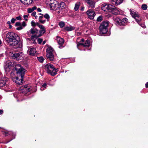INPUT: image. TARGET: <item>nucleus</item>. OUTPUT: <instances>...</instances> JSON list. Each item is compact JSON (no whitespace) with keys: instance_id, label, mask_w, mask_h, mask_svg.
<instances>
[{"instance_id":"f257e3e1","label":"nucleus","mask_w":148,"mask_h":148,"mask_svg":"<svg viewBox=\"0 0 148 148\" xmlns=\"http://www.w3.org/2000/svg\"><path fill=\"white\" fill-rule=\"evenodd\" d=\"M6 40L9 44L15 48H21L22 44L19 41V37L12 32H9L6 35Z\"/></svg>"},{"instance_id":"f03ea898","label":"nucleus","mask_w":148,"mask_h":148,"mask_svg":"<svg viewBox=\"0 0 148 148\" xmlns=\"http://www.w3.org/2000/svg\"><path fill=\"white\" fill-rule=\"evenodd\" d=\"M16 73L20 78L14 76V74L11 72V78L12 80L19 85L22 84L23 83V77L25 75V70L19 64H16L15 67Z\"/></svg>"},{"instance_id":"7ed1b4c3","label":"nucleus","mask_w":148,"mask_h":148,"mask_svg":"<svg viewBox=\"0 0 148 148\" xmlns=\"http://www.w3.org/2000/svg\"><path fill=\"white\" fill-rule=\"evenodd\" d=\"M45 69L47 73L51 75L54 76L57 74L58 70V69H56L52 64L49 63L45 66Z\"/></svg>"},{"instance_id":"20e7f679","label":"nucleus","mask_w":148,"mask_h":148,"mask_svg":"<svg viewBox=\"0 0 148 148\" xmlns=\"http://www.w3.org/2000/svg\"><path fill=\"white\" fill-rule=\"evenodd\" d=\"M27 34L31 38H36L40 36L38 30L35 27L31 28L27 32Z\"/></svg>"},{"instance_id":"39448f33","label":"nucleus","mask_w":148,"mask_h":148,"mask_svg":"<svg viewBox=\"0 0 148 148\" xmlns=\"http://www.w3.org/2000/svg\"><path fill=\"white\" fill-rule=\"evenodd\" d=\"M46 52L47 59L51 61L53 60L54 58V54L55 52L53 48L51 47H49L47 49Z\"/></svg>"},{"instance_id":"423d86ee","label":"nucleus","mask_w":148,"mask_h":148,"mask_svg":"<svg viewBox=\"0 0 148 148\" xmlns=\"http://www.w3.org/2000/svg\"><path fill=\"white\" fill-rule=\"evenodd\" d=\"M32 88L31 86L29 84L22 86L19 89V92L22 93L23 95H25L32 90Z\"/></svg>"},{"instance_id":"0eeeda50","label":"nucleus","mask_w":148,"mask_h":148,"mask_svg":"<svg viewBox=\"0 0 148 148\" xmlns=\"http://www.w3.org/2000/svg\"><path fill=\"white\" fill-rule=\"evenodd\" d=\"M108 23V22H103L101 24L100 27V32L102 34H105L108 31L107 27Z\"/></svg>"},{"instance_id":"6e6552de","label":"nucleus","mask_w":148,"mask_h":148,"mask_svg":"<svg viewBox=\"0 0 148 148\" xmlns=\"http://www.w3.org/2000/svg\"><path fill=\"white\" fill-rule=\"evenodd\" d=\"M58 2L55 0H51L47 4V6L51 10H54L58 7Z\"/></svg>"},{"instance_id":"1a4fd4ad","label":"nucleus","mask_w":148,"mask_h":148,"mask_svg":"<svg viewBox=\"0 0 148 148\" xmlns=\"http://www.w3.org/2000/svg\"><path fill=\"white\" fill-rule=\"evenodd\" d=\"M130 14L132 17L135 19L137 22L139 24V22L141 20V19L138 13L131 10H130Z\"/></svg>"},{"instance_id":"9d476101","label":"nucleus","mask_w":148,"mask_h":148,"mask_svg":"<svg viewBox=\"0 0 148 148\" xmlns=\"http://www.w3.org/2000/svg\"><path fill=\"white\" fill-rule=\"evenodd\" d=\"M114 7V6L111 5L104 3L102 4L101 7V9L105 12H110L112 10L111 9Z\"/></svg>"},{"instance_id":"9b49d317","label":"nucleus","mask_w":148,"mask_h":148,"mask_svg":"<svg viewBox=\"0 0 148 148\" xmlns=\"http://www.w3.org/2000/svg\"><path fill=\"white\" fill-rule=\"evenodd\" d=\"M8 80V78L5 77H2L0 80V88L6 86V83Z\"/></svg>"},{"instance_id":"f8f14e48","label":"nucleus","mask_w":148,"mask_h":148,"mask_svg":"<svg viewBox=\"0 0 148 148\" xmlns=\"http://www.w3.org/2000/svg\"><path fill=\"white\" fill-rule=\"evenodd\" d=\"M86 14L88 15V18L91 19H93L96 15L95 12L93 10L90 9L86 12Z\"/></svg>"},{"instance_id":"ddd939ff","label":"nucleus","mask_w":148,"mask_h":148,"mask_svg":"<svg viewBox=\"0 0 148 148\" xmlns=\"http://www.w3.org/2000/svg\"><path fill=\"white\" fill-rule=\"evenodd\" d=\"M114 8L112 7V8L111 9L112 10L110 12H111L112 14L115 15L122 14V11L118 10L114 6Z\"/></svg>"},{"instance_id":"4468645a","label":"nucleus","mask_w":148,"mask_h":148,"mask_svg":"<svg viewBox=\"0 0 148 148\" xmlns=\"http://www.w3.org/2000/svg\"><path fill=\"white\" fill-rule=\"evenodd\" d=\"M13 55L14 58L17 60L22 59L23 58V53L22 52L13 54Z\"/></svg>"},{"instance_id":"2eb2a0df","label":"nucleus","mask_w":148,"mask_h":148,"mask_svg":"<svg viewBox=\"0 0 148 148\" xmlns=\"http://www.w3.org/2000/svg\"><path fill=\"white\" fill-rule=\"evenodd\" d=\"M37 24V26L41 29V30L40 31H38L39 34H40V36H41L44 34L46 30L45 29V27L44 26L40 25L39 23Z\"/></svg>"},{"instance_id":"dca6fc26","label":"nucleus","mask_w":148,"mask_h":148,"mask_svg":"<svg viewBox=\"0 0 148 148\" xmlns=\"http://www.w3.org/2000/svg\"><path fill=\"white\" fill-rule=\"evenodd\" d=\"M37 24V26L41 29V30L40 31H38L39 34H40V36H41L44 34L46 30L45 29V27L44 26L40 25L39 23Z\"/></svg>"},{"instance_id":"f3484780","label":"nucleus","mask_w":148,"mask_h":148,"mask_svg":"<svg viewBox=\"0 0 148 148\" xmlns=\"http://www.w3.org/2000/svg\"><path fill=\"white\" fill-rule=\"evenodd\" d=\"M86 2L88 5V6L91 8L95 7V1L92 0H85Z\"/></svg>"},{"instance_id":"a211bd4d","label":"nucleus","mask_w":148,"mask_h":148,"mask_svg":"<svg viewBox=\"0 0 148 148\" xmlns=\"http://www.w3.org/2000/svg\"><path fill=\"white\" fill-rule=\"evenodd\" d=\"M90 45V42L89 40H86L84 43L78 42L77 45V48L79 49V47L80 46H82L84 47H88Z\"/></svg>"},{"instance_id":"6ab92c4d","label":"nucleus","mask_w":148,"mask_h":148,"mask_svg":"<svg viewBox=\"0 0 148 148\" xmlns=\"http://www.w3.org/2000/svg\"><path fill=\"white\" fill-rule=\"evenodd\" d=\"M56 40L58 44L60 45V46H59V47L60 48L63 44L64 42V40L63 38L57 36L56 37Z\"/></svg>"},{"instance_id":"aec40b11","label":"nucleus","mask_w":148,"mask_h":148,"mask_svg":"<svg viewBox=\"0 0 148 148\" xmlns=\"http://www.w3.org/2000/svg\"><path fill=\"white\" fill-rule=\"evenodd\" d=\"M113 5H117L121 3L123 0H109Z\"/></svg>"},{"instance_id":"412c9836","label":"nucleus","mask_w":148,"mask_h":148,"mask_svg":"<svg viewBox=\"0 0 148 148\" xmlns=\"http://www.w3.org/2000/svg\"><path fill=\"white\" fill-rule=\"evenodd\" d=\"M36 50L35 48L34 47H30L27 51L28 53L31 56H34L36 52Z\"/></svg>"},{"instance_id":"4be33fe9","label":"nucleus","mask_w":148,"mask_h":148,"mask_svg":"<svg viewBox=\"0 0 148 148\" xmlns=\"http://www.w3.org/2000/svg\"><path fill=\"white\" fill-rule=\"evenodd\" d=\"M21 2L25 5H29L33 2V0H19Z\"/></svg>"},{"instance_id":"5701e85b","label":"nucleus","mask_w":148,"mask_h":148,"mask_svg":"<svg viewBox=\"0 0 148 148\" xmlns=\"http://www.w3.org/2000/svg\"><path fill=\"white\" fill-rule=\"evenodd\" d=\"M113 19L114 21L115 24L116 25H120L121 23V19L118 17H114Z\"/></svg>"},{"instance_id":"b1692460","label":"nucleus","mask_w":148,"mask_h":148,"mask_svg":"<svg viewBox=\"0 0 148 148\" xmlns=\"http://www.w3.org/2000/svg\"><path fill=\"white\" fill-rule=\"evenodd\" d=\"M75 29V27L71 25L66 27L64 28V29L68 31H71L74 30Z\"/></svg>"},{"instance_id":"393cba45","label":"nucleus","mask_w":148,"mask_h":148,"mask_svg":"<svg viewBox=\"0 0 148 148\" xmlns=\"http://www.w3.org/2000/svg\"><path fill=\"white\" fill-rule=\"evenodd\" d=\"M13 67L10 66L6 64L4 67L5 71L7 72H10L12 69Z\"/></svg>"},{"instance_id":"a878e982","label":"nucleus","mask_w":148,"mask_h":148,"mask_svg":"<svg viewBox=\"0 0 148 148\" xmlns=\"http://www.w3.org/2000/svg\"><path fill=\"white\" fill-rule=\"evenodd\" d=\"M58 6L60 10H62L65 8L66 5L64 2H61L58 4Z\"/></svg>"},{"instance_id":"bb28decb","label":"nucleus","mask_w":148,"mask_h":148,"mask_svg":"<svg viewBox=\"0 0 148 148\" xmlns=\"http://www.w3.org/2000/svg\"><path fill=\"white\" fill-rule=\"evenodd\" d=\"M127 19L126 18H124L122 19H121V23L120 24V25H125L126 22L127 21Z\"/></svg>"},{"instance_id":"cd10ccee","label":"nucleus","mask_w":148,"mask_h":148,"mask_svg":"<svg viewBox=\"0 0 148 148\" xmlns=\"http://www.w3.org/2000/svg\"><path fill=\"white\" fill-rule=\"evenodd\" d=\"M80 4L81 3L79 2H78L75 3L74 8L75 11H77L78 10Z\"/></svg>"},{"instance_id":"c85d7f7f","label":"nucleus","mask_w":148,"mask_h":148,"mask_svg":"<svg viewBox=\"0 0 148 148\" xmlns=\"http://www.w3.org/2000/svg\"><path fill=\"white\" fill-rule=\"evenodd\" d=\"M59 25L60 28L64 27L65 25V24L64 22L61 21L59 23Z\"/></svg>"},{"instance_id":"c756f323","label":"nucleus","mask_w":148,"mask_h":148,"mask_svg":"<svg viewBox=\"0 0 148 148\" xmlns=\"http://www.w3.org/2000/svg\"><path fill=\"white\" fill-rule=\"evenodd\" d=\"M37 58L38 61L41 63H42L44 60V59L42 56L38 57Z\"/></svg>"},{"instance_id":"7c9ffc66","label":"nucleus","mask_w":148,"mask_h":148,"mask_svg":"<svg viewBox=\"0 0 148 148\" xmlns=\"http://www.w3.org/2000/svg\"><path fill=\"white\" fill-rule=\"evenodd\" d=\"M147 6L146 4H143L141 6V8L144 10H146L147 9Z\"/></svg>"},{"instance_id":"2f4dec72","label":"nucleus","mask_w":148,"mask_h":148,"mask_svg":"<svg viewBox=\"0 0 148 148\" xmlns=\"http://www.w3.org/2000/svg\"><path fill=\"white\" fill-rule=\"evenodd\" d=\"M37 38H31L32 39L31 40V41L34 44H36V40H37Z\"/></svg>"},{"instance_id":"473e14b6","label":"nucleus","mask_w":148,"mask_h":148,"mask_svg":"<svg viewBox=\"0 0 148 148\" xmlns=\"http://www.w3.org/2000/svg\"><path fill=\"white\" fill-rule=\"evenodd\" d=\"M44 17L46 19H47V21H49V19L50 18L49 16L47 14H46L44 15Z\"/></svg>"},{"instance_id":"72a5a7b5","label":"nucleus","mask_w":148,"mask_h":148,"mask_svg":"<svg viewBox=\"0 0 148 148\" xmlns=\"http://www.w3.org/2000/svg\"><path fill=\"white\" fill-rule=\"evenodd\" d=\"M103 20L102 16H101L98 17L97 18V21L98 22H100Z\"/></svg>"},{"instance_id":"f704fd0d","label":"nucleus","mask_w":148,"mask_h":148,"mask_svg":"<svg viewBox=\"0 0 148 148\" xmlns=\"http://www.w3.org/2000/svg\"><path fill=\"white\" fill-rule=\"evenodd\" d=\"M39 24L38 23H35L34 22L32 21L31 22V24L32 26H37V24Z\"/></svg>"},{"instance_id":"c9c22d12","label":"nucleus","mask_w":148,"mask_h":148,"mask_svg":"<svg viewBox=\"0 0 148 148\" xmlns=\"http://www.w3.org/2000/svg\"><path fill=\"white\" fill-rule=\"evenodd\" d=\"M37 41L39 44H40L42 41V39L40 38H38L37 39Z\"/></svg>"},{"instance_id":"e433bc0d","label":"nucleus","mask_w":148,"mask_h":148,"mask_svg":"<svg viewBox=\"0 0 148 148\" xmlns=\"http://www.w3.org/2000/svg\"><path fill=\"white\" fill-rule=\"evenodd\" d=\"M23 28V27L21 25L20 26H18V27H17L16 28V29L17 30H19L22 29Z\"/></svg>"},{"instance_id":"4c0bfd02","label":"nucleus","mask_w":148,"mask_h":148,"mask_svg":"<svg viewBox=\"0 0 148 148\" xmlns=\"http://www.w3.org/2000/svg\"><path fill=\"white\" fill-rule=\"evenodd\" d=\"M13 95L14 96L15 98H18L19 97V96H20L19 94H18L17 93L13 94Z\"/></svg>"},{"instance_id":"58836bf2","label":"nucleus","mask_w":148,"mask_h":148,"mask_svg":"<svg viewBox=\"0 0 148 148\" xmlns=\"http://www.w3.org/2000/svg\"><path fill=\"white\" fill-rule=\"evenodd\" d=\"M21 23L20 22H17L16 23L15 25L16 26H18L21 25Z\"/></svg>"},{"instance_id":"ea45409f","label":"nucleus","mask_w":148,"mask_h":148,"mask_svg":"<svg viewBox=\"0 0 148 148\" xmlns=\"http://www.w3.org/2000/svg\"><path fill=\"white\" fill-rule=\"evenodd\" d=\"M140 21L139 22V23L138 24H139L142 27H143V28H145V27L144 24L143 23H140Z\"/></svg>"},{"instance_id":"a19ab883","label":"nucleus","mask_w":148,"mask_h":148,"mask_svg":"<svg viewBox=\"0 0 148 148\" xmlns=\"http://www.w3.org/2000/svg\"><path fill=\"white\" fill-rule=\"evenodd\" d=\"M39 21L40 22L42 23H45L46 20L43 19L41 20H40V21Z\"/></svg>"},{"instance_id":"79ce46f5","label":"nucleus","mask_w":148,"mask_h":148,"mask_svg":"<svg viewBox=\"0 0 148 148\" xmlns=\"http://www.w3.org/2000/svg\"><path fill=\"white\" fill-rule=\"evenodd\" d=\"M27 11L29 13H30L32 12L33 11L31 8H29L28 9Z\"/></svg>"},{"instance_id":"37998d69","label":"nucleus","mask_w":148,"mask_h":148,"mask_svg":"<svg viewBox=\"0 0 148 148\" xmlns=\"http://www.w3.org/2000/svg\"><path fill=\"white\" fill-rule=\"evenodd\" d=\"M26 23L23 21L22 22V25L21 26H22V27H25V26H26Z\"/></svg>"},{"instance_id":"c03bdc74","label":"nucleus","mask_w":148,"mask_h":148,"mask_svg":"<svg viewBox=\"0 0 148 148\" xmlns=\"http://www.w3.org/2000/svg\"><path fill=\"white\" fill-rule=\"evenodd\" d=\"M16 21V19L13 18L11 20V22H12V23H14V22Z\"/></svg>"},{"instance_id":"a18cd8bd","label":"nucleus","mask_w":148,"mask_h":148,"mask_svg":"<svg viewBox=\"0 0 148 148\" xmlns=\"http://www.w3.org/2000/svg\"><path fill=\"white\" fill-rule=\"evenodd\" d=\"M16 18L17 20L20 21L21 20V18L20 16L16 17Z\"/></svg>"},{"instance_id":"49530a36","label":"nucleus","mask_w":148,"mask_h":148,"mask_svg":"<svg viewBox=\"0 0 148 148\" xmlns=\"http://www.w3.org/2000/svg\"><path fill=\"white\" fill-rule=\"evenodd\" d=\"M42 86L44 88H46L47 86V84L45 83L43 85H42Z\"/></svg>"},{"instance_id":"de8ad7c7","label":"nucleus","mask_w":148,"mask_h":148,"mask_svg":"<svg viewBox=\"0 0 148 148\" xmlns=\"http://www.w3.org/2000/svg\"><path fill=\"white\" fill-rule=\"evenodd\" d=\"M31 8L32 9V10H33V11L34 10H35L36 9L37 7L36 6H34V7Z\"/></svg>"},{"instance_id":"09e8293b","label":"nucleus","mask_w":148,"mask_h":148,"mask_svg":"<svg viewBox=\"0 0 148 148\" xmlns=\"http://www.w3.org/2000/svg\"><path fill=\"white\" fill-rule=\"evenodd\" d=\"M23 17L25 19V20L26 21L28 20L27 18L26 17V16L25 15H24Z\"/></svg>"},{"instance_id":"8fccbe9b","label":"nucleus","mask_w":148,"mask_h":148,"mask_svg":"<svg viewBox=\"0 0 148 148\" xmlns=\"http://www.w3.org/2000/svg\"><path fill=\"white\" fill-rule=\"evenodd\" d=\"M43 19V17L42 16H40L39 17V21H40V20H41Z\"/></svg>"},{"instance_id":"3c124183","label":"nucleus","mask_w":148,"mask_h":148,"mask_svg":"<svg viewBox=\"0 0 148 148\" xmlns=\"http://www.w3.org/2000/svg\"><path fill=\"white\" fill-rule=\"evenodd\" d=\"M36 12H32V14L34 16H35V15L36 14Z\"/></svg>"},{"instance_id":"603ef678","label":"nucleus","mask_w":148,"mask_h":148,"mask_svg":"<svg viewBox=\"0 0 148 148\" xmlns=\"http://www.w3.org/2000/svg\"><path fill=\"white\" fill-rule=\"evenodd\" d=\"M84 8L83 6H82L81 8V10L82 11H83L84 10Z\"/></svg>"},{"instance_id":"864d4df0","label":"nucleus","mask_w":148,"mask_h":148,"mask_svg":"<svg viewBox=\"0 0 148 148\" xmlns=\"http://www.w3.org/2000/svg\"><path fill=\"white\" fill-rule=\"evenodd\" d=\"M37 11L38 12H41L42 10L40 8H38L37 9Z\"/></svg>"},{"instance_id":"5fc2aeb1","label":"nucleus","mask_w":148,"mask_h":148,"mask_svg":"<svg viewBox=\"0 0 148 148\" xmlns=\"http://www.w3.org/2000/svg\"><path fill=\"white\" fill-rule=\"evenodd\" d=\"M45 89V88H44L42 86H41L40 88V89L41 90H44Z\"/></svg>"},{"instance_id":"6e6d98bb","label":"nucleus","mask_w":148,"mask_h":148,"mask_svg":"<svg viewBox=\"0 0 148 148\" xmlns=\"http://www.w3.org/2000/svg\"><path fill=\"white\" fill-rule=\"evenodd\" d=\"M3 113V111L2 110H0V115H2Z\"/></svg>"},{"instance_id":"4d7b16f0","label":"nucleus","mask_w":148,"mask_h":148,"mask_svg":"<svg viewBox=\"0 0 148 148\" xmlns=\"http://www.w3.org/2000/svg\"><path fill=\"white\" fill-rule=\"evenodd\" d=\"M145 86L146 88L148 87V82H147L145 84Z\"/></svg>"},{"instance_id":"13d9d810","label":"nucleus","mask_w":148,"mask_h":148,"mask_svg":"<svg viewBox=\"0 0 148 148\" xmlns=\"http://www.w3.org/2000/svg\"><path fill=\"white\" fill-rule=\"evenodd\" d=\"M7 23L9 25H10L11 24V22L10 21H8L7 22Z\"/></svg>"},{"instance_id":"bf43d9fd","label":"nucleus","mask_w":148,"mask_h":148,"mask_svg":"<svg viewBox=\"0 0 148 148\" xmlns=\"http://www.w3.org/2000/svg\"><path fill=\"white\" fill-rule=\"evenodd\" d=\"M12 27V26L11 24L9 25V28L10 29H11Z\"/></svg>"},{"instance_id":"052dcab7","label":"nucleus","mask_w":148,"mask_h":148,"mask_svg":"<svg viewBox=\"0 0 148 148\" xmlns=\"http://www.w3.org/2000/svg\"><path fill=\"white\" fill-rule=\"evenodd\" d=\"M84 39H82L80 41V42H84Z\"/></svg>"},{"instance_id":"680f3d73","label":"nucleus","mask_w":148,"mask_h":148,"mask_svg":"<svg viewBox=\"0 0 148 148\" xmlns=\"http://www.w3.org/2000/svg\"><path fill=\"white\" fill-rule=\"evenodd\" d=\"M45 43H46V41H45V40L43 42H42V45H43L45 44Z\"/></svg>"},{"instance_id":"e2e57ef3","label":"nucleus","mask_w":148,"mask_h":148,"mask_svg":"<svg viewBox=\"0 0 148 148\" xmlns=\"http://www.w3.org/2000/svg\"><path fill=\"white\" fill-rule=\"evenodd\" d=\"M25 15L26 16V17L28 18V16L29 15V14H27V15Z\"/></svg>"},{"instance_id":"0e129e2a","label":"nucleus","mask_w":148,"mask_h":148,"mask_svg":"<svg viewBox=\"0 0 148 148\" xmlns=\"http://www.w3.org/2000/svg\"><path fill=\"white\" fill-rule=\"evenodd\" d=\"M34 16L36 18L38 17V16H37L35 15V16Z\"/></svg>"},{"instance_id":"69168bd1","label":"nucleus","mask_w":148,"mask_h":148,"mask_svg":"<svg viewBox=\"0 0 148 148\" xmlns=\"http://www.w3.org/2000/svg\"><path fill=\"white\" fill-rule=\"evenodd\" d=\"M1 40H0V45L1 44Z\"/></svg>"},{"instance_id":"338daca9","label":"nucleus","mask_w":148,"mask_h":148,"mask_svg":"<svg viewBox=\"0 0 148 148\" xmlns=\"http://www.w3.org/2000/svg\"><path fill=\"white\" fill-rule=\"evenodd\" d=\"M75 61V60L74 59L73 61V62H74Z\"/></svg>"},{"instance_id":"774afa93","label":"nucleus","mask_w":148,"mask_h":148,"mask_svg":"<svg viewBox=\"0 0 148 148\" xmlns=\"http://www.w3.org/2000/svg\"><path fill=\"white\" fill-rule=\"evenodd\" d=\"M39 14H40V15H42V14H41V13H40Z\"/></svg>"}]
</instances>
